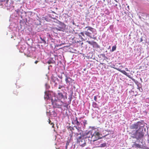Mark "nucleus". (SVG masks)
Returning a JSON list of instances; mask_svg holds the SVG:
<instances>
[{
	"label": "nucleus",
	"instance_id": "0eeeda50",
	"mask_svg": "<svg viewBox=\"0 0 149 149\" xmlns=\"http://www.w3.org/2000/svg\"><path fill=\"white\" fill-rule=\"evenodd\" d=\"M145 123L143 121L142 122L139 121L134 123V124H132L130 125V129L131 130L140 129L143 128H146L144 127Z\"/></svg>",
	"mask_w": 149,
	"mask_h": 149
},
{
	"label": "nucleus",
	"instance_id": "2f4dec72",
	"mask_svg": "<svg viewBox=\"0 0 149 149\" xmlns=\"http://www.w3.org/2000/svg\"><path fill=\"white\" fill-rule=\"evenodd\" d=\"M70 22L72 23L73 25H74L75 26H78V25H77L76 23H74V21L73 20H72Z\"/></svg>",
	"mask_w": 149,
	"mask_h": 149
},
{
	"label": "nucleus",
	"instance_id": "864d4df0",
	"mask_svg": "<svg viewBox=\"0 0 149 149\" xmlns=\"http://www.w3.org/2000/svg\"><path fill=\"white\" fill-rule=\"evenodd\" d=\"M125 70L127 71H129V70H128V69L127 68H125Z\"/></svg>",
	"mask_w": 149,
	"mask_h": 149
},
{
	"label": "nucleus",
	"instance_id": "a18cd8bd",
	"mask_svg": "<svg viewBox=\"0 0 149 149\" xmlns=\"http://www.w3.org/2000/svg\"><path fill=\"white\" fill-rule=\"evenodd\" d=\"M8 0H0V1L1 2H4L5 1H7Z\"/></svg>",
	"mask_w": 149,
	"mask_h": 149
},
{
	"label": "nucleus",
	"instance_id": "3c124183",
	"mask_svg": "<svg viewBox=\"0 0 149 149\" xmlns=\"http://www.w3.org/2000/svg\"><path fill=\"white\" fill-rule=\"evenodd\" d=\"M114 6H117V5L116 4H115L114 3Z\"/></svg>",
	"mask_w": 149,
	"mask_h": 149
},
{
	"label": "nucleus",
	"instance_id": "20e7f679",
	"mask_svg": "<svg viewBox=\"0 0 149 149\" xmlns=\"http://www.w3.org/2000/svg\"><path fill=\"white\" fill-rule=\"evenodd\" d=\"M86 29H87V31H86L85 34L90 38L94 39L96 38L95 35L97 34V32L95 29L89 26L86 27Z\"/></svg>",
	"mask_w": 149,
	"mask_h": 149
},
{
	"label": "nucleus",
	"instance_id": "680f3d73",
	"mask_svg": "<svg viewBox=\"0 0 149 149\" xmlns=\"http://www.w3.org/2000/svg\"><path fill=\"white\" fill-rule=\"evenodd\" d=\"M102 55L104 56H105V55H104V54H103Z\"/></svg>",
	"mask_w": 149,
	"mask_h": 149
},
{
	"label": "nucleus",
	"instance_id": "412c9836",
	"mask_svg": "<svg viewBox=\"0 0 149 149\" xmlns=\"http://www.w3.org/2000/svg\"><path fill=\"white\" fill-rule=\"evenodd\" d=\"M94 52H90L88 54V56L91 58H94Z\"/></svg>",
	"mask_w": 149,
	"mask_h": 149
},
{
	"label": "nucleus",
	"instance_id": "b1692460",
	"mask_svg": "<svg viewBox=\"0 0 149 149\" xmlns=\"http://www.w3.org/2000/svg\"><path fill=\"white\" fill-rule=\"evenodd\" d=\"M121 72L122 73L127 76V77H129V78H131V77L130 75L128 74L124 70H120Z\"/></svg>",
	"mask_w": 149,
	"mask_h": 149
},
{
	"label": "nucleus",
	"instance_id": "2eb2a0df",
	"mask_svg": "<svg viewBox=\"0 0 149 149\" xmlns=\"http://www.w3.org/2000/svg\"><path fill=\"white\" fill-rule=\"evenodd\" d=\"M50 77L48 76L47 75V80H48V81H47V84H48V83L50 82L51 84H52L54 82L56 81V79H57V78L53 76V75H52L50 77V79H49Z\"/></svg>",
	"mask_w": 149,
	"mask_h": 149
},
{
	"label": "nucleus",
	"instance_id": "f8f14e48",
	"mask_svg": "<svg viewBox=\"0 0 149 149\" xmlns=\"http://www.w3.org/2000/svg\"><path fill=\"white\" fill-rule=\"evenodd\" d=\"M58 24L57 25V26L58 28H56V29L58 31H63L65 29L66 26V25L65 24L61 22L60 21H58Z\"/></svg>",
	"mask_w": 149,
	"mask_h": 149
},
{
	"label": "nucleus",
	"instance_id": "a19ab883",
	"mask_svg": "<svg viewBox=\"0 0 149 149\" xmlns=\"http://www.w3.org/2000/svg\"><path fill=\"white\" fill-rule=\"evenodd\" d=\"M143 37L142 36L141 37V38H140V41L139 42H142L143 41Z\"/></svg>",
	"mask_w": 149,
	"mask_h": 149
},
{
	"label": "nucleus",
	"instance_id": "6e6d98bb",
	"mask_svg": "<svg viewBox=\"0 0 149 149\" xmlns=\"http://www.w3.org/2000/svg\"><path fill=\"white\" fill-rule=\"evenodd\" d=\"M111 48V47L110 46H109V47L108 48V49H109Z\"/></svg>",
	"mask_w": 149,
	"mask_h": 149
},
{
	"label": "nucleus",
	"instance_id": "79ce46f5",
	"mask_svg": "<svg viewBox=\"0 0 149 149\" xmlns=\"http://www.w3.org/2000/svg\"><path fill=\"white\" fill-rule=\"evenodd\" d=\"M140 84H137V86H138V88L140 89L141 88V87L140 86Z\"/></svg>",
	"mask_w": 149,
	"mask_h": 149
},
{
	"label": "nucleus",
	"instance_id": "c85d7f7f",
	"mask_svg": "<svg viewBox=\"0 0 149 149\" xmlns=\"http://www.w3.org/2000/svg\"><path fill=\"white\" fill-rule=\"evenodd\" d=\"M79 38H83L81 36H83L84 37V33L83 32H81L80 33H79Z\"/></svg>",
	"mask_w": 149,
	"mask_h": 149
},
{
	"label": "nucleus",
	"instance_id": "4d7b16f0",
	"mask_svg": "<svg viewBox=\"0 0 149 149\" xmlns=\"http://www.w3.org/2000/svg\"><path fill=\"white\" fill-rule=\"evenodd\" d=\"M45 94H46V93H47V91H45Z\"/></svg>",
	"mask_w": 149,
	"mask_h": 149
},
{
	"label": "nucleus",
	"instance_id": "e2e57ef3",
	"mask_svg": "<svg viewBox=\"0 0 149 149\" xmlns=\"http://www.w3.org/2000/svg\"><path fill=\"white\" fill-rule=\"evenodd\" d=\"M45 85L46 86H47V84H45Z\"/></svg>",
	"mask_w": 149,
	"mask_h": 149
},
{
	"label": "nucleus",
	"instance_id": "4c0bfd02",
	"mask_svg": "<svg viewBox=\"0 0 149 149\" xmlns=\"http://www.w3.org/2000/svg\"><path fill=\"white\" fill-rule=\"evenodd\" d=\"M115 67V65H113V66L112 67L113 68H114V69H116L117 70H120L119 69V68L118 69L117 68H116Z\"/></svg>",
	"mask_w": 149,
	"mask_h": 149
},
{
	"label": "nucleus",
	"instance_id": "9d476101",
	"mask_svg": "<svg viewBox=\"0 0 149 149\" xmlns=\"http://www.w3.org/2000/svg\"><path fill=\"white\" fill-rule=\"evenodd\" d=\"M85 129H82V130H80V132H79V134H82V136L84 137V138L86 139L91 138L92 134V130H86L85 132H83Z\"/></svg>",
	"mask_w": 149,
	"mask_h": 149
},
{
	"label": "nucleus",
	"instance_id": "69168bd1",
	"mask_svg": "<svg viewBox=\"0 0 149 149\" xmlns=\"http://www.w3.org/2000/svg\"><path fill=\"white\" fill-rule=\"evenodd\" d=\"M140 80H142V79L141 78L140 79Z\"/></svg>",
	"mask_w": 149,
	"mask_h": 149
},
{
	"label": "nucleus",
	"instance_id": "4468645a",
	"mask_svg": "<svg viewBox=\"0 0 149 149\" xmlns=\"http://www.w3.org/2000/svg\"><path fill=\"white\" fill-rule=\"evenodd\" d=\"M87 42L89 44L92 45L93 48H96L97 49H100V46L95 42L89 41H87Z\"/></svg>",
	"mask_w": 149,
	"mask_h": 149
},
{
	"label": "nucleus",
	"instance_id": "a211bd4d",
	"mask_svg": "<svg viewBox=\"0 0 149 149\" xmlns=\"http://www.w3.org/2000/svg\"><path fill=\"white\" fill-rule=\"evenodd\" d=\"M57 100L55 99L53 101H51L50 104L51 103L52 105H53L54 107L60 108L61 105L57 103Z\"/></svg>",
	"mask_w": 149,
	"mask_h": 149
},
{
	"label": "nucleus",
	"instance_id": "423d86ee",
	"mask_svg": "<svg viewBox=\"0 0 149 149\" xmlns=\"http://www.w3.org/2000/svg\"><path fill=\"white\" fill-rule=\"evenodd\" d=\"M48 33H47V34ZM52 37L53 36L52 35H50L49 34L48 36V35H47V38L48 39L47 40V47H49L50 49H52L53 48L54 46L55 47V45L54 42H55V39L52 38Z\"/></svg>",
	"mask_w": 149,
	"mask_h": 149
},
{
	"label": "nucleus",
	"instance_id": "de8ad7c7",
	"mask_svg": "<svg viewBox=\"0 0 149 149\" xmlns=\"http://www.w3.org/2000/svg\"><path fill=\"white\" fill-rule=\"evenodd\" d=\"M131 78V79H132L133 81H136V80H135L134 79H133V78H132V77H131V78Z\"/></svg>",
	"mask_w": 149,
	"mask_h": 149
},
{
	"label": "nucleus",
	"instance_id": "37998d69",
	"mask_svg": "<svg viewBox=\"0 0 149 149\" xmlns=\"http://www.w3.org/2000/svg\"><path fill=\"white\" fill-rule=\"evenodd\" d=\"M69 142L68 141H67L66 144V145L67 146H68L69 145Z\"/></svg>",
	"mask_w": 149,
	"mask_h": 149
},
{
	"label": "nucleus",
	"instance_id": "aec40b11",
	"mask_svg": "<svg viewBox=\"0 0 149 149\" xmlns=\"http://www.w3.org/2000/svg\"><path fill=\"white\" fill-rule=\"evenodd\" d=\"M133 147H134L136 148H141V145H140L139 144L136 143L135 142H134L133 143Z\"/></svg>",
	"mask_w": 149,
	"mask_h": 149
},
{
	"label": "nucleus",
	"instance_id": "1a4fd4ad",
	"mask_svg": "<svg viewBox=\"0 0 149 149\" xmlns=\"http://www.w3.org/2000/svg\"><path fill=\"white\" fill-rule=\"evenodd\" d=\"M63 89H62V92H58L57 95V98L58 100H61V102L64 101L67 99V93L63 91Z\"/></svg>",
	"mask_w": 149,
	"mask_h": 149
},
{
	"label": "nucleus",
	"instance_id": "9b49d317",
	"mask_svg": "<svg viewBox=\"0 0 149 149\" xmlns=\"http://www.w3.org/2000/svg\"><path fill=\"white\" fill-rule=\"evenodd\" d=\"M48 16L51 18L49 19L50 21V22H51V24L50 25H48V29L47 30V31L52 30L53 26V22H55L54 20H57L55 17H53L54 16V15H51L50 13H48L47 14V22H49V20H48Z\"/></svg>",
	"mask_w": 149,
	"mask_h": 149
},
{
	"label": "nucleus",
	"instance_id": "bf43d9fd",
	"mask_svg": "<svg viewBox=\"0 0 149 149\" xmlns=\"http://www.w3.org/2000/svg\"><path fill=\"white\" fill-rule=\"evenodd\" d=\"M139 17L141 19V16H139Z\"/></svg>",
	"mask_w": 149,
	"mask_h": 149
},
{
	"label": "nucleus",
	"instance_id": "bb28decb",
	"mask_svg": "<svg viewBox=\"0 0 149 149\" xmlns=\"http://www.w3.org/2000/svg\"><path fill=\"white\" fill-rule=\"evenodd\" d=\"M50 114L53 116L54 117H56L57 115V113L54 111H53L52 112V113Z\"/></svg>",
	"mask_w": 149,
	"mask_h": 149
},
{
	"label": "nucleus",
	"instance_id": "dca6fc26",
	"mask_svg": "<svg viewBox=\"0 0 149 149\" xmlns=\"http://www.w3.org/2000/svg\"><path fill=\"white\" fill-rule=\"evenodd\" d=\"M96 145H98L97 147H104L107 146V144L105 143H103L102 141H98L95 142Z\"/></svg>",
	"mask_w": 149,
	"mask_h": 149
},
{
	"label": "nucleus",
	"instance_id": "338daca9",
	"mask_svg": "<svg viewBox=\"0 0 149 149\" xmlns=\"http://www.w3.org/2000/svg\"><path fill=\"white\" fill-rule=\"evenodd\" d=\"M54 131H55V129H54Z\"/></svg>",
	"mask_w": 149,
	"mask_h": 149
},
{
	"label": "nucleus",
	"instance_id": "ea45409f",
	"mask_svg": "<svg viewBox=\"0 0 149 149\" xmlns=\"http://www.w3.org/2000/svg\"><path fill=\"white\" fill-rule=\"evenodd\" d=\"M113 28V26L111 25L109 26V28L110 30H112Z\"/></svg>",
	"mask_w": 149,
	"mask_h": 149
},
{
	"label": "nucleus",
	"instance_id": "f3484780",
	"mask_svg": "<svg viewBox=\"0 0 149 149\" xmlns=\"http://www.w3.org/2000/svg\"><path fill=\"white\" fill-rule=\"evenodd\" d=\"M86 139L84 138H83L80 140L77 141V143L82 147H84L86 144L85 139Z\"/></svg>",
	"mask_w": 149,
	"mask_h": 149
},
{
	"label": "nucleus",
	"instance_id": "774afa93",
	"mask_svg": "<svg viewBox=\"0 0 149 149\" xmlns=\"http://www.w3.org/2000/svg\"><path fill=\"white\" fill-rule=\"evenodd\" d=\"M95 90V89H93V90Z\"/></svg>",
	"mask_w": 149,
	"mask_h": 149
},
{
	"label": "nucleus",
	"instance_id": "ddd939ff",
	"mask_svg": "<svg viewBox=\"0 0 149 149\" xmlns=\"http://www.w3.org/2000/svg\"><path fill=\"white\" fill-rule=\"evenodd\" d=\"M63 75L65 77V80L67 85H70L74 83V80L72 79L69 76H67L66 74Z\"/></svg>",
	"mask_w": 149,
	"mask_h": 149
},
{
	"label": "nucleus",
	"instance_id": "e433bc0d",
	"mask_svg": "<svg viewBox=\"0 0 149 149\" xmlns=\"http://www.w3.org/2000/svg\"><path fill=\"white\" fill-rule=\"evenodd\" d=\"M64 44L63 43H61V44H58L57 45H56V46H57V47H58V46H61L62 45H63Z\"/></svg>",
	"mask_w": 149,
	"mask_h": 149
},
{
	"label": "nucleus",
	"instance_id": "a878e982",
	"mask_svg": "<svg viewBox=\"0 0 149 149\" xmlns=\"http://www.w3.org/2000/svg\"><path fill=\"white\" fill-rule=\"evenodd\" d=\"M49 121L48 122V123L49 124V126H51V127H54V124L53 123L51 122V121L49 120Z\"/></svg>",
	"mask_w": 149,
	"mask_h": 149
},
{
	"label": "nucleus",
	"instance_id": "603ef678",
	"mask_svg": "<svg viewBox=\"0 0 149 149\" xmlns=\"http://www.w3.org/2000/svg\"><path fill=\"white\" fill-rule=\"evenodd\" d=\"M79 6H81V7H82L83 6V5H82L81 4H80L79 5Z\"/></svg>",
	"mask_w": 149,
	"mask_h": 149
},
{
	"label": "nucleus",
	"instance_id": "72a5a7b5",
	"mask_svg": "<svg viewBox=\"0 0 149 149\" xmlns=\"http://www.w3.org/2000/svg\"><path fill=\"white\" fill-rule=\"evenodd\" d=\"M65 74L64 73H63L61 75H59L58 76V77L61 79V80H62L63 79V76H64L63 74Z\"/></svg>",
	"mask_w": 149,
	"mask_h": 149
},
{
	"label": "nucleus",
	"instance_id": "4be33fe9",
	"mask_svg": "<svg viewBox=\"0 0 149 149\" xmlns=\"http://www.w3.org/2000/svg\"><path fill=\"white\" fill-rule=\"evenodd\" d=\"M141 15V16L143 17H144L143 18V19H146L149 18V15L146 14L142 13Z\"/></svg>",
	"mask_w": 149,
	"mask_h": 149
},
{
	"label": "nucleus",
	"instance_id": "7ed1b4c3",
	"mask_svg": "<svg viewBox=\"0 0 149 149\" xmlns=\"http://www.w3.org/2000/svg\"><path fill=\"white\" fill-rule=\"evenodd\" d=\"M92 134L91 136V141L93 142L105 136H103L102 134L98 131H96L95 129H94L93 127H92ZM108 134H106L105 136Z\"/></svg>",
	"mask_w": 149,
	"mask_h": 149
},
{
	"label": "nucleus",
	"instance_id": "cd10ccee",
	"mask_svg": "<svg viewBox=\"0 0 149 149\" xmlns=\"http://www.w3.org/2000/svg\"><path fill=\"white\" fill-rule=\"evenodd\" d=\"M52 66L51 65H50L48 66V69L49 70V72L48 73H51V72H52Z\"/></svg>",
	"mask_w": 149,
	"mask_h": 149
},
{
	"label": "nucleus",
	"instance_id": "8fccbe9b",
	"mask_svg": "<svg viewBox=\"0 0 149 149\" xmlns=\"http://www.w3.org/2000/svg\"><path fill=\"white\" fill-rule=\"evenodd\" d=\"M59 81H60V80L58 79L57 78V79H56V82H58Z\"/></svg>",
	"mask_w": 149,
	"mask_h": 149
},
{
	"label": "nucleus",
	"instance_id": "09e8293b",
	"mask_svg": "<svg viewBox=\"0 0 149 149\" xmlns=\"http://www.w3.org/2000/svg\"><path fill=\"white\" fill-rule=\"evenodd\" d=\"M93 104L95 105H97V104L95 102H93Z\"/></svg>",
	"mask_w": 149,
	"mask_h": 149
},
{
	"label": "nucleus",
	"instance_id": "f704fd0d",
	"mask_svg": "<svg viewBox=\"0 0 149 149\" xmlns=\"http://www.w3.org/2000/svg\"><path fill=\"white\" fill-rule=\"evenodd\" d=\"M53 83L54 84V86L55 87H57V86L58 84V83H57V82H56V81L54 82Z\"/></svg>",
	"mask_w": 149,
	"mask_h": 149
},
{
	"label": "nucleus",
	"instance_id": "5701e85b",
	"mask_svg": "<svg viewBox=\"0 0 149 149\" xmlns=\"http://www.w3.org/2000/svg\"><path fill=\"white\" fill-rule=\"evenodd\" d=\"M73 93L72 91H71L69 95V97L68 99L69 100V101H68V102H70H70L72 100Z\"/></svg>",
	"mask_w": 149,
	"mask_h": 149
},
{
	"label": "nucleus",
	"instance_id": "49530a36",
	"mask_svg": "<svg viewBox=\"0 0 149 149\" xmlns=\"http://www.w3.org/2000/svg\"><path fill=\"white\" fill-rule=\"evenodd\" d=\"M39 62V61H36L35 62V63L36 64L38 62Z\"/></svg>",
	"mask_w": 149,
	"mask_h": 149
},
{
	"label": "nucleus",
	"instance_id": "6ab92c4d",
	"mask_svg": "<svg viewBox=\"0 0 149 149\" xmlns=\"http://www.w3.org/2000/svg\"><path fill=\"white\" fill-rule=\"evenodd\" d=\"M78 132L79 133H77L76 135V139L77 141L80 140L81 139H82L83 138H84V137L82 136V135L81 134H79V132H80V131H78Z\"/></svg>",
	"mask_w": 149,
	"mask_h": 149
},
{
	"label": "nucleus",
	"instance_id": "5fc2aeb1",
	"mask_svg": "<svg viewBox=\"0 0 149 149\" xmlns=\"http://www.w3.org/2000/svg\"><path fill=\"white\" fill-rule=\"evenodd\" d=\"M68 146L66 145L65 146V148L66 149H67Z\"/></svg>",
	"mask_w": 149,
	"mask_h": 149
},
{
	"label": "nucleus",
	"instance_id": "f257e3e1",
	"mask_svg": "<svg viewBox=\"0 0 149 149\" xmlns=\"http://www.w3.org/2000/svg\"><path fill=\"white\" fill-rule=\"evenodd\" d=\"M146 128L138 129L132 134L131 137L133 139H136V142L142 143V140L146 133Z\"/></svg>",
	"mask_w": 149,
	"mask_h": 149
},
{
	"label": "nucleus",
	"instance_id": "c756f323",
	"mask_svg": "<svg viewBox=\"0 0 149 149\" xmlns=\"http://www.w3.org/2000/svg\"><path fill=\"white\" fill-rule=\"evenodd\" d=\"M97 3V5L99 6H102L103 4L102 2L101 1H99Z\"/></svg>",
	"mask_w": 149,
	"mask_h": 149
},
{
	"label": "nucleus",
	"instance_id": "c9c22d12",
	"mask_svg": "<svg viewBox=\"0 0 149 149\" xmlns=\"http://www.w3.org/2000/svg\"><path fill=\"white\" fill-rule=\"evenodd\" d=\"M62 80H60V81H59L58 82V85L60 84H62Z\"/></svg>",
	"mask_w": 149,
	"mask_h": 149
},
{
	"label": "nucleus",
	"instance_id": "052dcab7",
	"mask_svg": "<svg viewBox=\"0 0 149 149\" xmlns=\"http://www.w3.org/2000/svg\"><path fill=\"white\" fill-rule=\"evenodd\" d=\"M47 114H48V112L47 111Z\"/></svg>",
	"mask_w": 149,
	"mask_h": 149
},
{
	"label": "nucleus",
	"instance_id": "393cba45",
	"mask_svg": "<svg viewBox=\"0 0 149 149\" xmlns=\"http://www.w3.org/2000/svg\"><path fill=\"white\" fill-rule=\"evenodd\" d=\"M116 45H114L112 46V49L111 50H110V51L111 52H112L116 50Z\"/></svg>",
	"mask_w": 149,
	"mask_h": 149
},
{
	"label": "nucleus",
	"instance_id": "13d9d810",
	"mask_svg": "<svg viewBox=\"0 0 149 149\" xmlns=\"http://www.w3.org/2000/svg\"><path fill=\"white\" fill-rule=\"evenodd\" d=\"M67 106H68V105H67L65 106L64 107H67Z\"/></svg>",
	"mask_w": 149,
	"mask_h": 149
},
{
	"label": "nucleus",
	"instance_id": "c03bdc74",
	"mask_svg": "<svg viewBox=\"0 0 149 149\" xmlns=\"http://www.w3.org/2000/svg\"><path fill=\"white\" fill-rule=\"evenodd\" d=\"M134 82L137 85L138 84V81L137 80L135 81Z\"/></svg>",
	"mask_w": 149,
	"mask_h": 149
},
{
	"label": "nucleus",
	"instance_id": "39448f33",
	"mask_svg": "<svg viewBox=\"0 0 149 149\" xmlns=\"http://www.w3.org/2000/svg\"><path fill=\"white\" fill-rule=\"evenodd\" d=\"M55 55L52 52L47 50V63L54 64L55 62Z\"/></svg>",
	"mask_w": 149,
	"mask_h": 149
},
{
	"label": "nucleus",
	"instance_id": "7c9ffc66",
	"mask_svg": "<svg viewBox=\"0 0 149 149\" xmlns=\"http://www.w3.org/2000/svg\"><path fill=\"white\" fill-rule=\"evenodd\" d=\"M48 20H50V19L51 18H50L49 16L48 17ZM50 21H49V22H47V30L48 29V25H50L51 24V22H50Z\"/></svg>",
	"mask_w": 149,
	"mask_h": 149
},
{
	"label": "nucleus",
	"instance_id": "6e6552de",
	"mask_svg": "<svg viewBox=\"0 0 149 149\" xmlns=\"http://www.w3.org/2000/svg\"><path fill=\"white\" fill-rule=\"evenodd\" d=\"M50 87V86L47 84V104L48 102L50 103L51 101L55 99L54 93L52 91L48 90Z\"/></svg>",
	"mask_w": 149,
	"mask_h": 149
},
{
	"label": "nucleus",
	"instance_id": "f03ea898",
	"mask_svg": "<svg viewBox=\"0 0 149 149\" xmlns=\"http://www.w3.org/2000/svg\"><path fill=\"white\" fill-rule=\"evenodd\" d=\"M72 124L74 125V127H75L78 131L85 129L86 125L87 124V120H84L80 122L78 121L77 118L76 117L72 119Z\"/></svg>",
	"mask_w": 149,
	"mask_h": 149
},
{
	"label": "nucleus",
	"instance_id": "0e129e2a",
	"mask_svg": "<svg viewBox=\"0 0 149 149\" xmlns=\"http://www.w3.org/2000/svg\"><path fill=\"white\" fill-rule=\"evenodd\" d=\"M51 11H52V13H54V12L53 11H51Z\"/></svg>",
	"mask_w": 149,
	"mask_h": 149
},
{
	"label": "nucleus",
	"instance_id": "473e14b6",
	"mask_svg": "<svg viewBox=\"0 0 149 149\" xmlns=\"http://www.w3.org/2000/svg\"><path fill=\"white\" fill-rule=\"evenodd\" d=\"M64 87L62 85V84L61 85V84H59L58 86V88L59 89H62V88H64Z\"/></svg>",
	"mask_w": 149,
	"mask_h": 149
},
{
	"label": "nucleus",
	"instance_id": "58836bf2",
	"mask_svg": "<svg viewBox=\"0 0 149 149\" xmlns=\"http://www.w3.org/2000/svg\"><path fill=\"white\" fill-rule=\"evenodd\" d=\"M97 96H95L94 97V100H95V101L96 102H97Z\"/></svg>",
	"mask_w": 149,
	"mask_h": 149
}]
</instances>
